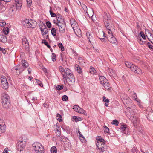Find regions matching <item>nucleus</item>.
Segmentation results:
<instances>
[{"label":"nucleus","mask_w":153,"mask_h":153,"mask_svg":"<svg viewBox=\"0 0 153 153\" xmlns=\"http://www.w3.org/2000/svg\"><path fill=\"white\" fill-rule=\"evenodd\" d=\"M2 103L3 108L5 109H8L10 106V100L9 96L7 94H5L2 97Z\"/></svg>","instance_id":"obj_1"},{"label":"nucleus","mask_w":153,"mask_h":153,"mask_svg":"<svg viewBox=\"0 0 153 153\" xmlns=\"http://www.w3.org/2000/svg\"><path fill=\"white\" fill-rule=\"evenodd\" d=\"M23 136H22L19 139V140L16 144V148L17 150L21 151L23 150L26 145V139H23Z\"/></svg>","instance_id":"obj_2"},{"label":"nucleus","mask_w":153,"mask_h":153,"mask_svg":"<svg viewBox=\"0 0 153 153\" xmlns=\"http://www.w3.org/2000/svg\"><path fill=\"white\" fill-rule=\"evenodd\" d=\"M33 147L34 151L37 153H44V148L41 144L36 142L33 144Z\"/></svg>","instance_id":"obj_3"},{"label":"nucleus","mask_w":153,"mask_h":153,"mask_svg":"<svg viewBox=\"0 0 153 153\" xmlns=\"http://www.w3.org/2000/svg\"><path fill=\"white\" fill-rule=\"evenodd\" d=\"M25 69L23 68L22 65H18L17 66L14 67L11 69V71L13 72L17 73V75H19Z\"/></svg>","instance_id":"obj_4"},{"label":"nucleus","mask_w":153,"mask_h":153,"mask_svg":"<svg viewBox=\"0 0 153 153\" xmlns=\"http://www.w3.org/2000/svg\"><path fill=\"white\" fill-rule=\"evenodd\" d=\"M146 116L147 119L153 122V111L150 108H147L146 110Z\"/></svg>","instance_id":"obj_5"},{"label":"nucleus","mask_w":153,"mask_h":153,"mask_svg":"<svg viewBox=\"0 0 153 153\" xmlns=\"http://www.w3.org/2000/svg\"><path fill=\"white\" fill-rule=\"evenodd\" d=\"M96 146L100 150H101L102 152L105 151L106 149V146L105 142H97L96 143Z\"/></svg>","instance_id":"obj_6"},{"label":"nucleus","mask_w":153,"mask_h":153,"mask_svg":"<svg viewBox=\"0 0 153 153\" xmlns=\"http://www.w3.org/2000/svg\"><path fill=\"white\" fill-rule=\"evenodd\" d=\"M6 126L3 119H0V133H4L6 131Z\"/></svg>","instance_id":"obj_7"},{"label":"nucleus","mask_w":153,"mask_h":153,"mask_svg":"<svg viewBox=\"0 0 153 153\" xmlns=\"http://www.w3.org/2000/svg\"><path fill=\"white\" fill-rule=\"evenodd\" d=\"M71 70L68 68H65V71H64L63 73L62 74L63 78V79L65 82V80L66 82H67V80L68 79V75H70L71 74Z\"/></svg>","instance_id":"obj_8"},{"label":"nucleus","mask_w":153,"mask_h":153,"mask_svg":"<svg viewBox=\"0 0 153 153\" xmlns=\"http://www.w3.org/2000/svg\"><path fill=\"white\" fill-rule=\"evenodd\" d=\"M130 69L135 73L137 74H140L142 73L141 70L133 64H132Z\"/></svg>","instance_id":"obj_9"},{"label":"nucleus","mask_w":153,"mask_h":153,"mask_svg":"<svg viewBox=\"0 0 153 153\" xmlns=\"http://www.w3.org/2000/svg\"><path fill=\"white\" fill-rule=\"evenodd\" d=\"M86 36L89 41L92 45L95 43L94 37L93 36L92 34L90 32H87L86 34Z\"/></svg>","instance_id":"obj_10"},{"label":"nucleus","mask_w":153,"mask_h":153,"mask_svg":"<svg viewBox=\"0 0 153 153\" xmlns=\"http://www.w3.org/2000/svg\"><path fill=\"white\" fill-rule=\"evenodd\" d=\"M70 23L74 30L78 28V25L74 19H71L70 20Z\"/></svg>","instance_id":"obj_11"},{"label":"nucleus","mask_w":153,"mask_h":153,"mask_svg":"<svg viewBox=\"0 0 153 153\" xmlns=\"http://www.w3.org/2000/svg\"><path fill=\"white\" fill-rule=\"evenodd\" d=\"M57 25L59 27V32L62 33H63L65 32V22H64L63 23H58Z\"/></svg>","instance_id":"obj_12"},{"label":"nucleus","mask_w":153,"mask_h":153,"mask_svg":"<svg viewBox=\"0 0 153 153\" xmlns=\"http://www.w3.org/2000/svg\"><path fill=\"white\" fill-rule=\"evenodd\" d=\"M22 45L25 49H27L29 47L27 39L25 36H23L22 39Z\"/></svg>","instance_id":"obj_13"},{"label":"nucleus","mask_w":153,"mask_h":153,"mask_svg":"<svg viewBox=\"0 0 153 153\" xmlns=\"http://www.w3.org/2000/svg\"><path fill=\"white\" fill-rule=\"evenodd\" d=\"M15 4L17 10H20L22 7V0H14Z\"/></svg>","instance_id":"obj_14"},{"label":"nucleus","mask_w":153,"mask_h":153,"mask_svg":"<svg viewBox=\"0 0 153 153\" xmlns=\"http://www.w3.org/2000/svg\"><path fill=\"white\" fill-rule=\"evenodd\" d=\"M107 38L109 42L113 44H116L117 42L116 39L113 35H108L107 36Z\"/></svg>","instance_id":"obj_15"},{"label":"nucleus","mask_w":153,"mask_h":153,"mask_svg":"<svg viewBox=\"0 0 153 153\" xmlns=\"http://www.w3.org/2000/svg\"><path fill=\"white\" fill-rule=\"evenodd\" d=\"M99 34H101L102 35V36H97V37L101 40L102 42H104V43L106 42V39L104 38V37H107L106 36H105V33L103 31H101L99 32Z\"/></svg>","instance_id":"obj_16"},{"label":"nucleus","mask_w":153,"mask_h":153,"mask_svg":"<svg viewBox=\"0 0 153 153\" xmlns=\"http://www.w3.org/2000/svg\"><path fill=\"white\" fill-rule=\"evenodd\" d=\"M28 25V28H34L37 25V23L33 20L30 19L29 25Z\"/></svg>","instance_id":"obj_17"},{"label":"nucleus","mask_w":153,"mask_h":153,"mask_svg":"<svg viewBox=\"0 0 153 153\" xmlns=\"http://www.w3.org/2000/svg\"><path fill=\"white\" fill-rule=\"evenodd\" d=\"M120 129L122 130V133L125 134L128 133V128L127 127L126 124L122 125L120 126Z\"/></svg>","instance_id":"obj_18"},{"label":"nucleus","mask_w":153,"mask_h":153,"mask_svg":"<svg viewBox=\"0 0 153 153\" xmlns=\"http://www.w3.org/2000/svg\"><path fill=\"white\" fill-rule=\"evenodd\" d=\"M57 20L59 23L65 22L62 16L59 13H58L57 15Z\"/></svg>","instance_id":"obj_19"},{"label":"nucleus","mask_w":153,"mask_h":153,"mask_svg":"<svg viewBox=\"0 0 153 153\" xmlns=\"http://www.w3.org/2000/svg\"><path fill=\"white\" fill-rule=\"evenodd\" d=\"M100 82L102 85H104V84L107 81L106 78L103 76H100L99 78Z\"/></svg>","instance_id":"obj_20"},{"label":"nucleus","mask_w":153,"mask_h":153,"mask_svg":"<svg viewBox=\"0 0 153 153\" xmlns=\"http://www.w3.org/2000/svg\"><path fill=\"white\" fill-rule=\"evenodd\" d=\"M21 64L23 68L25 69L29 65L28 63L25 60H22L21 61Z\"/></svg>","instance_id":"obj_21"},{"label":"nucleus","mask_w":153,"mask_h":153,"mask_svg":"<svg viewBox=\"0 0 153 153\" xmlns=\"http://www.w3.org/2000/svg\"><path fill=\"white\" fill-rule=\"evenodd\" d=\"M120 96L122 101L127 100L129 99V97L126 94L123 93H120ZM123 102H124L123 101Z\"/></svg>","instance_id":"obj_22"},{"label":"nucleus","mask_w":153,"mask_h":153,"mask_svg":"<svg viewBox=\"0 0 153 153\" xmlns=\"http://www.w3.org/2000/svg\"><path fill=\"white\" fill-rule=\"evenodd\" d=\"M29 22V19H26L24 20H22L21 21L22 25L25 27L28 28V25Z\"/></svg>","instance_id":"obj_23"},{"label":"nucleus","mask_w":153,"mask_h":153,"mask_svg":"<svg viewBox=\"0 0 153 153\" xmlns=\"http://www.w3.org/2000/svg\"><path fill=\"white\" fill-rule=\"evenodd\" d=\"M1 85L2 87L4 89H7L9 87V84L7 81L2 82Z\"/></svg>","instance_id":"obj_24"},{"label":"nucleus","mask_w":153,"mask_h":153,"mask_svg":"<svg viewBox=\"0 0 153 153\" xmlns=\"http://www.w3.org/2000/svg\"><path fill=\"white\" fill-rule=\"evenodd\" d=\"M68 79H69V82H73L75 81V78L74 76L73 75L72 73L70 75H68Z\"/></svg>","instance_id":"obj_25"},{"label":"nucleus","mask_w":153,"mask_h":153,"mask_svg":"<svg viewBox=\"0 0 153 153\" xmlns=\"http://www.w3.org/2000/svg\"><path fill=\"white\" fill-rule=\"evenodd\" d=\"M110 15L109 14L104 12V13L103 21H106L110 20Z\"/></svg>","instance_id":"obj_26"},{"label":"nucleus","mask_w":153,"mask_h":153,"mask_svg":"<svg viewBox=\"0 0 153 153\" xmlns=\"http://www.w3.org/2000/svg\"><path fill=\"white\" fill-rule=\"evenodd\" d=\"M74 68L79 74H81L82 71L81 67L78 65L76 64L75 65Z\"/></svg>","instance_id":"obj_27"},{"label":"nucleus","mask_w":153,"mask_h":153,"mask_svg":"<svg viewBox=\"0 0 153 153\" xmlns=\"http://www.w3.org/2000/svg\"><path fill=\"white\" fill-rule=\"evenodd\" d=\"M82 118L81 117L76 116H74L72 118V120L75 121L76 122L82 120Z\"/></svg>","instance_id":"obj_28"},{"label":"nucleus","mask_w":153,"mask_h":153,"mask_svg":"<svg viewBox=\"0 0 153 153\" xmlns=\"http://www.w3.org/2000/svg\"><path fill=\"white\" fill-rule=\"evenodd\" d=\"M105 88V89H106L108 91H110V90L111 87L109 83L108 82V80L105 83L104 85H102Z\"/></svg>","instance_id":"obj_29"},{"label":"nucleus","mask_w":153,"mask_h":153,"mask_svg":"<svg viewBox=\"0 0 153 153\" xmlns=\"http://www.w3.org/2000/svg\"><path fill=\"white\" fill-rule=\"evenodd\" d=\"M137 40L139 42V43L141 45H144L145 43L146 42V41H142V39L140 37H137Z\"/></svg>","instance_id":"obj_30"},{"label":"nucleus","mask_w":153,"mask_h":153,"mask_svg":"<svg viewBox=\"0 0 153 153\" xmlns=\"http://www.w3.org/2000/svg\"><path fill=\"white\" fill-rule=\"evenodd\" d=\"M57 128L56 129V135L58 137H59L61 135V133L60 131V128L59 126L56 125Z\"/></svg>","instance_id":"obj_31"},{"label":"nucleus","mask_w":153,"mask_h":153,"mask_svg":"<svg viewBox=\"0 0 153 153\" xmlns=\"http://www.w3.org/2000/svg\"><path fill=\"white\" fill-rule=\"evenodd\" d=\"M0 41L3 43H5L7 41V39L6 36L2 35L0 39Z\"/></svg>","instance_id":"obj_32"},{"label":"nucleus","mask_w":153,"mask_h":153,"mask_svg":"<svg viewBox=\"0 0 153 153\" xmlns=\"http://www.w3.org/2000/svg\"><path fill=\"white\" fill-rule=\"evenodd\" d=\"M78 113L84 114L86 116L87 114L85 111L83 109L81 108L80 107L79 109Z\"/></svg>","instance_id":"obj_33"},{"label":"nucleus","mask_w":153,"mask_h":153,"mask_svg":"<svg viewBox=\"0 0 153 153\" xmlns=\"http://www.w3.org/2000/svg\"><path fill=\"white\" fill-rule=\"evenodd\" d=\"M96 140L99 142H105L104 140L101 136H98L96 137Z\"/></svg>","instance_id":"obj_34"},{"label":"nucleus","mask_w":153,"mask_h":153,"mask_svg":"<svg viewBox=\"0 0 153 153\" xmlns=\"http://www.w3.org/2000/svg\"><path fill=\"white\" fill-rule=\"evenodd\" d=\"M51 153H56L57 148L55 146L52 147L51 149Z\"/></svg>","instance_id":"obj_35"},{"label":"nucleus","mask_w":153,"mask_h":153,"mask_svg":"<svg viewBox=\"0 0 153 153\" xmlns=\"http://www.w3.org/2000/svg\"><path fill=\"white\" fill-rule=\"evenodd\" d=\"M47 34L46 37V39H47L48 38H49V36H48V29H46V30H45L43 33L42 34V35L43 36H44L45 35Z\"/></svg>","instance_id":"obj_36"},{"label":"nucleus","mask_w":153,"mask_h":153,"mask_svg":"<svg viewBox=\"0 0 153 153\" xmlns=\"http://www.w3.org/2000/svg\"><path fill=\"white\" fill-rule=\"evenodd\" d=\"M51 33L54 36H56V29L54 28H52L51 30Z\"/></svg>","instance_id":"obj_37"},{"label":"nucleus","mask_w":153,"mask_h":153,"mask_svg":"<svg viewBox=\"0 0 153 153\" xmlns=\"http://www.w3.org/2000/svg\"><path fill=\"white\" fill-rule=\"evenodd\" d=\"M109 20H107L106 21H104L105 25L106 27V28H107V29H108V28H110L109 25H110V23L109 22Z\"/></svg>","instance_id":"obj_38"},{"label":"nucleus","mask_w":153,"mask_h":153,"mask_svg":"<svg viewBox=\"0 0 153 153\" xmlns=\"http://www.w3.org/2000/svg\"><path fill=\"white\" fill-rule=\"evenodd\" d=\"M89 71L90 73L93 74H94L96 73V71L95 69L92 67H91Z\"/></svg>","instance_id":"obj_39"},{"label":"nucleus","mask_w":153,"mask_h":153,"mask_svg":"<svg viewBox=\"0 0 153 153\" xmlns=\"http://www.w3.org/2000/svg\"><path fill=\"white\" fill-rule=\"evenodd\" d=\"M42 43L45 44L48 48H51V46L49 45L48 43L45 39H43L42 40Z\"/></svg>","instance_id":"obj_40"},{"label":"nucleus","mask_w":153,"mask_h":153,"mask_svg":"<svg viewBox=\"0 0 153 153\" xmlns=\"http://www.w3.org/2000/svg\"><path fill=\"white\" fill-rule=\"evenodd\" d=\"M56 54L54 53H52L51 55L52 61L53 62L55 61L56 60Z\"/></svg>","instance_id":"obj_41"},{"label":"nucleus","mask_w":153,"mask_h":153,"mask_svg":"<svg viewBox=\"0 0 153 153\" xmlns=\"http://www.w3.org/2000/svg\"><path fill=\"white\" fill-rule=\"evenodd\" d=\"M58 46L59 48H61V50L62 51H64V47L62 43H59L58 44Z\"/></svg>","instance_id":"obj_42"},{"label":"nucleus","mask_w":153,"mask_h":153,"mask_svg":"<svg viewBox=\"0 0 153 153\" xmlns=\"http://www.w3.org/2000/svg\"><path fill=\"white\" fill-rule=\"evenodd\" d=\"M132 64L131 62L128 61L126 62H125V64L126 66L130 68L132 65Z\"/></svg>","instance_id":"obj_43"},{"label":"nucleus","mask_w":153,"mask_h":153,"mask_svg":"<svg viewBox=\"0 0 153 153\" xmlns=\"http://www.w3.org/2000/svg\"><path fill=\"white\" fill-rule=\"evenodd\" d=\"M139 35L141 37L144 39H146V37L143 32L142 31L140 32L139 33Z\"/></svg>","instance_id":"obj_44"},{"label":"nucleus","mask_w":153,"mask_h":153,"mask_svg":"<svg viewBox=\"0 0 153 153\" xmlns=\"http://www.w3.org/2000/svg\"><path fill=\"white\" fill-rule=\"evenodd\" d=\"M64 86L63 85H58L56 87V89L57 90H61L63 88Z\"/></svg>","instance_id":"obj_45"},{"label":"nucleus","mask_w":153,"mask_h":153,"mask_svg":"<svg viewBox=\"0 0 153 153\" xmlns=\"http://www.w3.org/2000/svg\"><path fill=\"white\" fill-rule=\"evenodd\" d=\"M56 117H59L58 119H57V120L59 122H61V121H62V116L60 114H59V113H57L56 114Z\"/></svg>","instance_id":"obj_46"},{"label":"nucleus","mask_w":153,"mask_h":153,"mask_svg":"<svg viewBox=\"0 0 153 153\" xmlns=\"http://www.w3.org/2000/svg\"><path fill=\"white\" fill-rule=\"evenodd\" d=\"M79 107H79L78 105H74L73 107V109L75 111L77 112H78L79 109Z\"/></svg>","instance_id":"obj_47"},{"label":"nucleus","mask_w":153,"mask_h":153,"mask_svg":"<svg viewBox=\"0 0 153 153\" xmlns=\"http://www.w3.org/2000/svg\"><path fill=\"white\" fill-rule=\"evenodd\" d=\"M131 151L132 153H137L138 150L136 147L134 146L131 149Z\"/></svg>","instance_id":"obj_48"},{"label":"nucleus","mask_w":153,"mask_h":153,"mask_svg":"<svg viewBox=\"0 0 153 153\" xmlns=\"http://www.w3.org/2000/svg\"><path fill=\"white\" fill-rule=\"evenodd\" d=\"M67 138L64 136H61L59 138V140L60 141L65 142L67 140Z\"/></svg>","instance_id":"obj_49"},{"label":"nucleus","mask_w":153,"mask_h":153,"mask_svg":"<svg viewBox=\"0 0 153 153\" xmlns=\"http://www.w3.org/2000/svg\"><path fill=\"white\" fill-rule=\"evenodd\" d=\"M9 29L7 27L6 28L4 29L3 30V32L5 35L8 34L9 33Z\"/></svg>","instance_id":"obj_50"},{"label":"nucleus","mask_w":153,"mask_h":153,"mask_svg":"<svg viewBox=\"0 0 153 153\" xmlns=\"http://www.w3.org/2000/svg\"><path fill=\"white\" fill-rule=\"evenodd\" d=\"M35 80L36 81V82L37 83V84L39 85L41 87H43V85L42 83L40 81L37 79H35Z\"/></svg>","instance_id":"obj_51"},{"label":"nucleus","mask_w":153,"mask_h":153,"mask_svg":"<svg viewBox=\"0 0 153 153\" xmlns=\"http://www.w3.org/2000/svg\"><path fill=\"white\" fill-rule=\"evenodd\" d=\"M49 12L51 17H53L56 16L57 17V15L56 13H53L51 10H50Z\"/></svg>","instance_id":"obj_52"},{"label":"nucleus","mask_w":153,"mask_h":153,"mask_svg":"<svg viewBox=\"0 0 153 153\" xmlns=\"http://www.w3.org/2000/svg\"><path fill=\"white\" fill-rule=\"evenodd\" d=\"M119 122L116 120H114L111 122V124L113 125H115L116 126L118 125L119 124Z\"/></svg>","instance_id":"obj_53"},{"label":"nucleus","mask_w":153,"mask_h":153,"mask_svg":"<svg viewBox=\"0 0 153 153\" xmlns=\"http://www.w3.org/2000/svg\"><path fill=\"white\" fill-rule=\"evenodd\" d=\"M134 97L135 99V100L138 103H139V104H140V100L137 98V96L136 93H134Z\"/></svg>","instance_id":"obj_54"},{"label":"nucleus","mask_w":153,"mask_h":153,"mask_svg":"<svg viewBox=\"0 0 153 153\" xmlns=\"http://www.w3.org/2000/svg\"><path fill=\"white\" fill-rule=\"evenodd\" d=\"M1 82H6L7 81L6 78L5 76H2L1 78Z\"/></svg>","instance_id":"obj_55"},{"label":"nucleus","mask_w":153,"mask_h":153,"mask_svg":"<svg viewBox=\"0 0 153 153\" xmlns=\"http://www.w3.org/2000/svg\"><path fill=\"white\" fill-rule=\"evenodd\" d=\"M68 99V97L67 95H64L62 97V100L63 101H66Z\"/></svg>","instance_id":"obj_56"},{"label":"nucleus","mask_w":153,"mask_h":153,"mask_svg":"<svg viewBox=\"0 0 153 153\" xmlns=\"http://www.w3.org/2000/svg\"><path fill=\"white\" fill-rule=\"evenodd\" d=\"M104 127L105 128V130L104 132L105 133H109V129L105 125L104 126Z\"/></svg>","instance_id":"obj_57"},{"label":"nucleus","mask_w":153,"mask_h":153,"mask_svg":"<svg viewBox=\"0 0 153 153\" xmlns=\"http://www.w3.org/2000/svg\"><path fill=\"white\" fill-rule=\"evenodd\" d=\"M32 0H26L27 2V5L28 7H30L31 6L32 3Z\"/></svg>","instance_id":"obj_58"},{"label":"nucleus","mask_w":153,"mask_h":153,"mask_svg":"<svg viewBox=\"0 0 153 153\" xmlns=\"http://www.w3.org/2000/svg\"><path fill=\"white\" fill-rule=\"evenodd\" d=\"M59 70L61 72V74H62L63 73H64V71H65V69H64L63 68L62 66H59Z\"/></svg>","instance_id":"obj_59"},{"label":"nucleus","mask_w":153,"mask_h":153,"mask_svg":"<svg viewBox=\"0 0 153 153\" xmlns=\"http://www.w3.org/2000/svg\"><path fill=\"white\" fill-rule=\"evenodd\" d=\"M42 24L45 27L43 29H42L41 30V31L42 33H42H43V32H44L45 30H46V29H47L46 26L45 25V24L44 23H43V22H42Z\"/></svg>","instance_id":"obj_60"},{"label":"nucleus","mask_w":153,"mask_h":153,"mask_svg":"<svg viewBox=\"0 0 153 153\" xmlns=\"http://www.w3.org/2000/svg\"><path fill=\"white\" fill-rule=\"evenodd\" d=\"M47 26L48 28H50L51 27V23L49 21H47L46 23Z\"/></svg>","instance_id":"obj_61"},{"label":"nucleus","mask_w":153,"mask_h":153,"mask_svg":"<svg viewBox=\"0 0 153 153\" xmlns=\"http://www.w3.org/2000/svg\"><path fill=\"white\" fill-rule=\"evenodd\" d=\"M14 11V10L12 8H10L8 11V13L9 15H12V13H13Z\"/></svg>","instance_id":"obj_62"},{"label":"nucleus","mask_w":153,"mask_h":153,"mask_svg":"<svg viewBox=\"0 0 153 153\" xmlns=\"http://www.w3.org/2000/svg\"><path fill=\"white\" fill-rule=\"evenodd\" d=\"M103 100L104 102H105L107 103H108L109 102V100L108 99H106L105 96L103 97Z\"/></svg>","instance_id":"obj_63"},{"label":"nucleus","mask_w":153,"mask_h":153,"mask_svg":"<svg viewBox=\"0 0 153 153\" xmlns=\"http://www.w3.org/2000/svg\"><path fill=\"white\" fill-rule=\"evenodd\" d=\"M147 45L148 47L151 49H153V46L152 45L150 44V43L149 42H148L147 43Z\"/></svg>","instance_id":"obj_64"}]
</instances>
